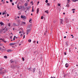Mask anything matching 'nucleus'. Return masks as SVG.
Returning a JSON list of instances; mask_svg holds the SVG:
<instances>
[{"label":"nucleus","instance_id":"ea45409f","mask_svg":"<svg viewBox=\"0 0 78 78\" xmlns=\"http://www.w3.org/2000/svg\"><path fill=\"white\" fill-rule=\"evenodd\" d=\"M17 8L18 9H19H19H20V8H19V6H18V7H17Z\"/></svg>","mask_w":78,"mask_h":78},{"label":"nucleus","instance_id":"864d4df0","mask_svg":"<svg viewBox=\"0 0 78 78\" xmlns=\"http://www.w3.org/2000/svg\"><path fill=\"white\" fill-rule=\"evenodd\" d=\"M0 50H2V47H0Z\"/></svg>","mask_w":78,"mask_h":78},{"label":"nucleus","instance_id":"6e6552de","mask_svg":"<svg viewBox=\"0 0 78 78\" xmlns=\"http://www.w3.org/2000/svg\"><path fill=\"white\" fill-rule=\"evenodd\" d=\"M27 33H30V32L31 31V30H28V29L27 30Z\"/></svg>","mask_w":78,"mask_h":78},{"label":"nucleus","instance_id":"de8ad7c7","mask_svg":"<svg viewBox=\"0 0 78 78\" xmlns=\"http://www.w3.org/2000/svg\"><path fill=\"white\" fill-rule=\"evenodd\" d=\"M75 9H72V11H75Z\"/></svg>","mask_w":78,"mask_h":78},{"label":"nucleus","instance_id":"b1692460","mask_svg":"<svg viewBox=\"0 0 78 78\" xmlns=\"http://www.w3.org/2000/svg\"><path fill=\"white\" fill-rule=\"evenodd\" d=\"M22 59L23 61H25V59H24V58H23V57L22 58Z\"/></svg>","mask_w":78,"mask_h":78},{"label":"nucleus","instance_id":"4be33fe9","mask_svg":"<svg viewBox=\"0 0 78 78\" xmlns=\"http://www.w3.org/2000/svg\"><path fill=\"white\" fill-rule=\"evenodd\" d=\"M56 20H53V23H56Z\"/></svg>","mask_w":78,"mask_h":78},{"label":"nucleus","instance_id":"bf43d9fd","mask_svg":"<svg viewBox=\"0 0 78 78\" xmlns=\"http://www.w3.org/2000/svg\"><path fill=\"white\" fill-rule=\"evenodd\" d=\"M5 14H7V12H5Z\"/></svg>","mask_w":78,"mask_h":78},{"label":"nucleus","instance_id":"dca6fc26","mask_svg":"<svg viewBox=\"0 0 78 78\" xmlns=\"http://www.w3.org/2000/svg\"><path fill=\"white\" fill-rule=\"evenodd\" d=\"M27 10H28L30 9V7H28L27 8Z\"/></svg>","mask_w":78,"mask_h":78},{"label":"nucleus","instance_id":"7c9ffc66","mask_svg":"<svg viewBox=\"0 0 78 78\" xmlns=\"http://www.w3.org/2000/svg\"><path fill=\"white\" fill-rule=\"evenodd\" d=\"M41 19H44V17L43 16H41Z\"/></svg>","mask_w":78,"mask_h":78},{"label":"nucleus","instance_id":"e2e57ef3","mask_svg":"<svg viewBox=\"0 0 78 78\" xmlns=\"http://www.w3.org/2000/svg\"><path fill=\"white\" fill-rule=\"evenodd\" d=\"M3 42H5V43L6 42V41H3Z\"/></svg>","mask_w":78,"mask_h":78},{"label":"nucleus","instance_id":"9b49d317","mask_svg":"<svg viewBox=\"0 0 78 78\" xmlns=\"http://www.w3.org/2000/svg\"><path fill=\"white\" fill-rule=\"evenodd\" d=\"M35 70H36V69L35 68H34L33 70V73H34V72H35Z\"/></svg>","mask_w":78,"mask_h":78},{"label":"nucleus","instance_id":"37998d69","mask_svg":"<svg viewBox=\"0 0 78 78\" xmlns=\"http://www.w3.org/2000/svg\"><path fill=\"white\" fill-rule=\"evenodd\" d=\"M10 2H12V0H10Z\"/></svg>","mask_w":78,"mask_h":78},{"label":"nucleus","instance_id":"a18cd8bd","mask_svg":"<svg viewBox=\"0 0 78 78\" xmlns=\"http://www.w3.org/2000/svg\"><path fill=\"white\" fill-rule=\"evenodd\" d=\"M51 78H56V77H53L51 76Z\"/></svg>","mask_w":78,"mask_h":78},{"label":"nucleus","instance_id":"603ef678","mask_svg":"<svg viewBox=\"0 0 78 78\" xmlns=\"http://www.w3.org/2000/svg\"><path fill=\"white\" fill-rule=\"evenodd\" d=\"M6 2L7 3H9L8 1H6Z\"/></svg>","mask_w":78,"mask_h":78},{"label":"nucleus","instance_id":"39448f33","mask_svg":"<svg viewBox=\"0 0 78 78\" xmlns=\"http://www.w3.org/2000/svg\"><path fill=\"white\" fill-rule=\"evenodd\" d=\"M9 45L11 46H13V45H15V43H10L9 44Z\"/></svg>","mask_w":78,"mask_h":78},{"label":"nucleus","instance_id":"cd10ccee","mask_svg":"<svg viewBox=\"0 0 78 78\" xmlns=\"http://www.w3.org/2000/svg\"><path fill=\"white\" fill-rule=\"evenodd\" d=\"M21 18H22V19H23V16H22V15L21 16Z\"/></svg>","mask_w":78,"mask_h":78},{"label":"nucleus","instance_id":"4468645a","mask_svg":"<svg viewBox=\"0 0 78 78\" xmlns=\"http://www.w3.org/2000/svg\"><path fill=\"white\" fill-rule=\"evenodd\" d=\"M17 22L19 24H20V20H17Z\"/></svg>","mask_w":78,"mask_h":78},{"label":"nucleus","instance_id":"c9c22d12","mask_svg":"<svg viewBox=\"0 0 78 78\" xmlns=\"http://www.w3.org/2000/svg\"><path fill=\"white\" fill-rule=\"evenodd\" d=\"M8 25H9V27H10V26H11V24H10V23H9Z\"/></svg>","mask_w":78,"mask_h":78},{"label":"nucleus","instance_id":"774afa93","mask_svg":"<svg viewBox=\"0 0 78 78\" xmlns=\"http://www.w3.org/2000/svg\"><path fill=\"white\" fill-rule=\"evenodd\" d=\"M3 78H6V77H4Z\"/></svg>","mask_w":78,"mask_h":78},{"label":"nucleus","instance_id":"393cba45","mask_svg":"<svg viewBox=\"0 0 78 78\" xmlns=\"http://www.w3.org/2000/svg\"><path fill=\"white\" fill-rule=\"evenodd\" d=\"M47 6H50V3H48L47 4Z\"/></svg>","mask_w":78,"mask_h":78},{"label":"nucleus","instance_id":"1a4fd4ad","mask_svg":"<svg viewBox=\"0 0 78 78\" xmlns=\"http://www.w3.org/2000/svg\"><path fill=\"white\" fill-rule=\"evenodd\" d=\"M66 67H68L69 66V64L68 63H66L65 65Z\"/></svg>","mask_w":78,"mask_h":78},{"label":"nucleus","instance_id":"bb28decb","mask_svg":"<svg viewBox=\"0 0 78 78\" xmlns=\"http://www.w3.org/2000/svg\"><path fill=\"white\" fill-rule=\"evenodd\" d=\"M78 0H73V2H76V1H78Z\"/></svg>","mask_w":78,"mask_h":78},{"label":"nucleus","instance_id":"13d9d810","mask_svg":"<svg viewBox=\"0 0 78 78\" xmlns=\"http://www.w3.org/2000/svg\"><path fill=\"white\" fill-rule=\"evenodd\" d=\"M17 18H18V19H19V18H20V17H19V16H18Z\"/></svg>","mask_w":78,"mask_h":78},{"label":"nucleus","instance_id":"c03bdc74","mask_svg":"<svg viewBox=\"0 0 78 78\" xmlns=\"http://www.w3.org/2000/svg\"><path fill=\"white\" fill-rule=\"evenodd\" d=\"M12 6H14V3L13 2V3H12Z\"/></svg>","mask_w":78,"mask_h":78},{"label":"nucleus","instance_id":"0e129e2a","mask_svg":"<svg viewBox=\"0 0 78 78\" xmlns=\"http://www.w3.org/2000/svg\"><path fill=\"white\" fill-rule=\"evenodd\" d=\"M29 34V33H27V34Z\"/></svg>","mask_w":78,"mask_h":78},{"label":"nucleus","instance_id":"2eb2a0df","mask_svg":"<svg viewBox=\"0 0 78 78\" xmlns=\"http://www.w3.org/2000/svg\"><path fill=\"white\" fill-rule=\"evenodd\" d=\"M44 12H46L47 14H48V13L49 12L48 10H46Z\"/></svg>","mask_w":78,"mask_h":78},{"label":"nucleus","instance_id":"473e14b6","mask_svg":"<svg viewBox=\"0 0 78 78\" xmlns=\"http://www.w3.org/2000/svg\"><path fill=\"white\" fill-rule=\"evenodd\" d=\"M46 3H48V0H46L45 1Z\"/></svg>","mask_w":78,"mask_h":78},{"label":"nucleus","instance_id":"58836bf2","mask_svg":"<svg viewBox=\"0 0 78 78\" xmlns=\"http://www.w3.org/2000/svg\"><path fill=\"white\" fill-rule=\"evenodd\" d=\"M4 14H5V12L2 13V15H4Z\"/></svg>","mask_w":78,"mask_h":78},{"label":"nucleus","instance_id":"c756f323","mask_svg":"<svg viewBox=\"0 0 78 78\" xmlns=\"http://www.w3.org/2000/svg\"><path fill=\"white\" fill-rule=\"evenodd\" d=\"M32 12H34V10H33V7H32Z\"/></svg>","mask_w":78,"mask_h":78},{"label":"nucleus","instance_id":"69168bd1","mask_svg":"<svg viewBox=\"0 0 78 78\" xmlns=\"http://www.w3.org/2000/svg\"><path fill=\"white\" fill-rule=\"evenodd\" d=\"M63 14H64V15H65V12H64V13H63Z\"/></svg>","mask_w":78,"mask_h":78},{"label":"nucleus","instance_id":"423d86ee","mask_svg":"<svg viewBox=\"0 0 78 78\" xmlns=\"http://www.w3.org/2000/svg\"><path fill=\"white\" fill-rule=\"evenodd\" d=\"M60 20L61 24H63V23H62V22H63V20H62V19H61Z\"/></svg>","mask_w":78,"mask_h":78},{"label":"nucleus","instance_id":"a211bd4d","mask_svg":"<svg viewBox=\"0 0 78 78\" xmlns=\"http://www.w3.org/2000/svg\"><path fill=\"white\" fill-rule=\"evenodd\" d=\"M67 6L68 8H69V4H68L67 5H66V7Z\"/></svg>","mask_w":78,"mask_h":78},{"label":"nucleus","instance_id":"aec40b11","mask_svg":"<svg viewBox=\"0 0 78 78\" xmlns=\"http://www.w3.org/2000/svg\"><path fill=\"white\" fill-rule=\"evenodd\" d=\"M14 61H13V60H10V62H14Z\"/></svg>","mask_w":78,"mask_h":78},{"label":"nucleus","instance_id":"a878e982","mask_svg":"<svg viewBox=\"0 0 78 78\" xmlns=\"http://www.w3.org/2000/svg\"><path fill=\"white\" fill-rule=\"evenodd\" d=\"M22 24H24V25H25V22H22Z\"/></svg>","mask_w":78,"mask_h":78},{"label":"nucleus","instance_id":"8fccbe9b","mask_svg":"<svg viewBox=\"0 0 78 78\" xmlns=\"http://www.w3.org/2000/svg\"><path fill=\"white\" fill-rule=\"evenodd\" d=\"M22 35H23L22 34H21L20 35V36H22Z\"/></svg>","mask_w":78,"mask_h":78},{"label":"nucleus","instance_id":"0eeeda50","mask_svg":"<svg viewBox=\"0 0 78 78\" xmlns=\"http://www.w3.org/2000/svg\"><path fill=\"white\" fill-rule=\"evenodd\" d=\"M0 24L1 25V26H2V25H4V23L2 22H0Z\"/></svg>","mask_w":78,"mask_h":78},{"label":"nucleus","instance_id":"72a5a7b5","mask_svg":"<svg viewBox=\"0 0 78 78\" xmlns=\"http://www.w3.org/2000/svg\"><path fill=\"white\" fill-rule=\"evenodd\" d=\"M60 4H58V6H60Z\"/></svg>","mask_w":78,"mask_h":78},{"label":"nucleus","instance_id":"79ce46f5","mask_svg":"<svg viewBox=\"0 0 78 78\" xmlns=\"http://www.w3.org/2000/svg\"><path fill=\"white\" fill-rule=\"evenodd\" d=\"M31 20H29V22H31Z\"/></svg>","mask_w":78,"mask_h":78},{"label":"nucleus","instance_id":"9d476101","mask_svg":"<svg viewBox=\"0 0 78 78\" xmlns=\"http://www.w3.org/2000/svg\"><path fill=\"white\" fill-rule=\"evenodd\" d=\"M23 33V35H24V34H25V33H24V32H23V31H20L19 32V33Z\"/></svg>","mask_w":78,"mask_h":78},{"label":"nucleus","instance_id":"412c9836","mask_svg":"<svg viewBox=\"0 0 78 78\" xmlns=\"http://www.w3.org/2000/svg\"><path fill=\"white\" fill-rule=\"evenodd\" d=\"M26 18H27V17L25 16H23V19H25Z\"/></svg>","mask_w":78,"mask_h":78},{"label":"nucleus","instance_id":"3c124183","mask_svg":"<svg viewBox=\"0 0 78 78\" xmlns=\"http://www.w3.org/2000/svg\"><path fill=\"white\" fill-rule=\"evenodd\" d=\"M34 43H35L36 42V41H33Z\"/></svg>","mask_w":78,"mask_h":78},{"label":"nucleus","instance_id":"052dcab7","mask_svg":"<svg viewBox=\"0 0 78 78\" xmlns=\"http://www.w3.org/2000/svg\"><path fill=\"white\" fill-rule=\"evenodd\" d=\"M10 38H11V39H12V36H11L10 37Z\"/></svg>","mask_w":78,"mask_h":78},{"label":"nucleus","instance_id":"5701e85b","mask_svg":"<svg viewBox=\"0 0 78 78\" xmlns=\"http://www.w3.org/2000/svg\"><path fill=\"white\" fill-rule=\"evenodd\" d=\"M28 42H31V39L29 40Z\"/></svg>","mask_w":78,"mask_h":78},{"label":"nucleus","instance_id":"2f4dec72","mask_svg":"<svg viewBox=\"0 0 78 78\" xmlns=\"http://www.w3.org/2000/svg\"><path fill=\"white\" fill-rule=\"evenodd\" d=\"M3 73V72H0V75H2Z\"/></svg>","mask_w":78,"mask_h":78},{"label":"nucleus","instance_id":"ddd939ff","mask_svg":"<svg viewBox=\"0 0 78 78\" xmlns=\"http://www.w3.org/2000/svg\"><path fill=\"white\" fill-rule=\"evenodd\" d=\"M25 6H28V4L27 3H25L24 4Z\"/></svg>","mask_w":78,"mask_h":78},{"label":"nucleus","instance_id":"f704fd0d","mask_svg":"<svg viewBox=\"0 0 78 78\" xmlns=\"http://www.w3.org/2000/svg\"><path fill=\"white\" fill-rule=\"evenodd\" d=\"M58 10H59V11H61V9H60V8H59L58 9Z\"/></svg>","mask_w":78,"mask_h":78},{"label":"nucleus","instance_id":"20e7f679","mask_svg":"<svg viewBox=\"0 0 78 78\" xmlns=\"http://www.w3.org/2000/svg\"><path fill=\"white\" fill-rule=\"evenodd\" d=\"M65 22L66 23H68L69 22V20H68V19H65Z\"/></svg>","mask_w":78,"mask_h":78},{"label":"nucleus","instance_id":"338daca9","mask_svg":"<svg viewBox=\"0 0 78 78\" xmlns=\"http://www.w3.org/2000/svg\"><path fill=\"white\" fill-rule=\"evenodd\" d=\"M73 13H75V11H73Z\"/></svg>","mask_w":78,"mask_h":78},{"label":"nucleus","instance_id":"a19ab883","mask_svg":"<svg viewBox=\"0 0 78 78\" xmlns=\"http://www.w3.org/2000/svg\"><path fill=\"white\" fill-rule=\"evenodd\" d=\"M64 54L65 55H66V52H64Z\"/></svg>","mask_w":78,"mask_h":78},{"label":"nucleus","instance_id":"5fc2aeb1","mask_svg":"<svg viewBox=\"0 0 78 78\" xmlns=\"http://www.w3.org/2000/svg\"><path fill=\"white\" fill-rule=\"evenodd\" d=\"M7 16H9V14H7Z\"/></svg>","mask_w":78,"mask_h":78},{"label":"nucleus","instance_id":"7ed1b4c3","mask_svg":"<svg viewBox=\"0 0 78 78\" xmlns=\"http://www.w3.org/2000/svg\"><path fill=\"white\" fill-rule=\"evenodd\" d=\"M12 51V49H8L7 50V51L8 53H10L11 52V51Z\"/></svg>","mask_w":78,"mask_h":78},{"label":"nucleus","instance_id":"6ab92c4d","mask_svg":"<svg viewBox=\"0 0 78 78\" xmlns=\"http://www.w3.org/2000/svg\"><path fill=\"white\" fill-rule=\"evenodd\" d=\"M4 69V68H1L0 69V71H2V70Z\"/></svg>","mask_w":78,"mask_h":78},{"label":"nucleus","instance_id":"4c0bfd02","mask_svg":"<svg viewBox=\"0 0 78 78\" xmlns=\"http://www.w3.org/2000/svg\"><path fill=\"white\" fill-rule=\"evenodd\" d=\"M39 3V2L38 1L37 2V5H38V4Z\"/></svg>","mask_w":78,"mask_h":78},{"label":"nucleus","instance_id":"f8f14e48","mask_svg":"<svg viewBox=\"0 0 78 78\" xmlns=\"http://www.w3.org/2000/svg\"><path fill=\"white\" fill-rule=\"evenodd\" d=\"M39 8H37V14H38V13L39 12Z\"/></svg>","mask_w":78,"mask_h":78},{"label":"nucleus","instance_id":"f03ea898","mask_svg":"<svg viewBox=\"0 0 78 78\" xmlns=\"http://www.w3.org/2000/svg\"><path fill=\"white\" fill-rule=\"evenodd\" d=\"M32 27V25L31 24H30L28 26L27 28V30H31V28Z\"/></svg>","mask_w":78,"mask_h":78},{"label":"nucleus","instance_id":"09e8293b","mask_svg":"<svg viewBox=\"0 0 78 78\" xmlns=\"http://www.w3.org/2000/svg\"><path fill=\"white\" fill-rule=\"evenodd\" d=\"M13 41H14L15 40V38L14 37L13 39Z\"/></svg>","mask_w":78,"mask_h":78},{"label":"nucleus","instance_id":"680f3d73","mask_svg":"<svg viewBox=\"0 0 78 78\" xmlns=\"http://www.w3.org/2000/svg\"><path fill=\"white\" fill-rule=\"evenodd\" d=\"M4 73H5L2 72V74H4Z\"/></svg>","mask_w":78,"mask_h":78},{"label":"nucleus","instance_id":"4d7b16f0","mask_svg":"<svg viewBox=\"0 0 78 78\" xmlns=\"http://www.w3.org/2000/svg\"><path fill=\"white\" fill-rule=\"evenodd\" d=\"M30 69H31V68H30L29 69V70H30Z\"/></svg>","mask_w":78,"mask_h":78},{"label":"nucleus","instance_id":"f3484780","mask_svg":"<svg viewBox=\"0 0 78 78\" xmlns=\"http://www.w3.org/2000/svg\"><path fill=\"white\" fill-rule=\"evenodd\" d=\"M0 40H1L2 41H3V42H4V41H5V40H4V39H3L2 38H0Z\"/></svg>","mask_w":78,"mask_h":78},{"label":"nucleus","instance_id":"49530a36","mask_svg":"<svg viewBox=\"0 0 78 78\" xmlns=\"http://www.w3.org/2000/svg\"><path fill=\"white\" fill-rule=\"evenodd\" d=\"M25 35L23 36V39H24V38H25Z\"/></svg>","mask_w":78,"mask_h":78},{"label":"nucleus","instance_id":"e433bc0d","mask_svg":"<svg viewBox=\"0 0 78 78\" xmlns=\"http://www.w3.org/2000/svg\"><path fill=\"white\" fill-rule=\"evenodd\" d=\"M68 3H69V2H70V0H68Z\"/></svg>","mask_w":78,"mask_h":78},{"label":"nucleus","instance_id":"c85d7f7f","mask_svg":"<svg viewBox=\"0 0 78 78\" xmlns=\"http://www.w3.org/2000/svg\"><path fill=\"white\" fill-rule=\"evenodd\" d=\"M4 57L5 58V59H6V58H7V56H4Z\"/></svg>","mask_w":78,"mask_h":78},{"label":"nucleus","instance_id":"f257e3e1","mask_svg":"<svg viewBox=\"0 0 78 78\" xmlns=\"http://www.w3.org/2000/svg\"><path fill=\"white\" fill-rule=\"evenodd\" d=\"M2 31H3V32L4 33H5L6 32H7V31H8V29H1V32Z\"/></svg>","mask_w":78,"mask_h":78},{"label":"nucleus","instance_id":"6e6d98bb","mask_svg":"<svg viewBox=\"0 0 78 78\" xmlns=\"http://www.w3.org/2000/svg\"><path fill=\"white\" fill-rule=\"evenodd\" d=\"M64 38H66V36H64Z\"/></svg>","mask_w":78,"mask_h":78}]
</instances>
